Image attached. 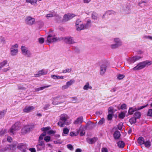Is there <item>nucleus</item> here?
<instances>
[{
    "label": "nucleus",
    "mask_w": 152,
    "mask_h": 152,
    "mask_svg": "<svg viewBox=\"0 0 152 152\" xmlns=\"http://www.w3.org/2000/svg\"><path fill=\"white\" fill-rule=\"evenodd\" d=\"M29 150L31 152H36V149L34 148H30Z\"/></svg>",
    "instance_id": "nucleus-59"
},
{
    "label": "nucleus",
    "mask_w": 152,
    "mask_h": 152,
    "mask_svg": "<svg viewBox=\"0 0 152 152\" xmlns=\"http://www.w3.org/2000/svg\"><path fill=\"white\" fill-rule=\"evenodd\" d=\"M50 129V127H43L41 129V130L45 132L49 130Z\"/></svg>",
    "instance_id": "nucleus-48"
},
{
    "label": "nucleus",
    "mask_w": 152,
    "mask_h": 152,
    "mask_svg": "<svg viewBox=\"0 0 152 152\" xmlns=\"http://www.w3.org/2000/svg\"><path fill=\"white\" fill-rule=\"evenodd\" d=\"M91 25V20L90 19H88L87 21L86 24H84V28H88L90 27Z\"/></svg>",
    "instance_id": "nucleus-19"
},
{
    "label": "nucleus",
    "mask_w": 152,
    "mask_h": 152,
    "mask_svg": "<svg viewBox=\"0 0 152 152\" xmlns=\"http://www.w3.org/2000/svg\"><path fill=\"white\" fill-rule=\"evenodd\" d=\"M67 147L68 149L71 151H72L74 149L73 146L70 144L67 145Z\"/></svg>",
    "instance_id": "nucleus-47"
},
{
    "label": "nucleus",
    "mask_w": 152,
    "mask_h": 152,
    "mask_svg": "<svg viewBox=\"0 0 152 152\" xmlns=\"http://www.w3.org/2000/svg\"><path fill=\"white\" fill-rule=\"evenodd\" d=\"M148 104H147L146 105H145L139 107L137 108V110H139L142 109L146 107H147L148 106Z\"/></svg>",
    "instance_id": "nucleus-55"
},
{
    "label": "nucleus",
    "mask_w": 152,
    "mask_h": 152,
    "mask_svg": "<svg viewBox=\"0 0 152 152\" xmlns=\"http://www.w3.org/2000/svg\"><path fill=\"white\" fill-rule=\"evenodd\" d=\"M91 17L93 19L97 20L99 17L98 15L96 13H93L92 14Z\"/></svg>",
    "instance_id": "nucleus-30"
},
{
    "label": "nucleus",
    "mask_w": 152,
    "mask_h": 152,
    "mask_svg": "<svg viewBox=\"0 0 152 152\" xmlns=\"http://www.w3.org/2000/svg\"><path fill=\"white\" fill-rule=\"evenodd\" d=\"M75 16V15L74 14L68 13L66 14L63 16L62 21L63 22L68 21Z\"/></svg>",
    "instance_id": "nucleus-6"
},
{
    "label": "nucleus",
    "mask_w": 152,
    "mask_h": 152,
    "mask_svg": "<svg viewBox=\"0 0 152 152\" xmlns=\"http://www.w3.org/2000/svg\"><path fill=\"white\" fill-rule=\"evenodd\" d=\"M18 88L19 90H25L26 89V88L25 87L24 85L18 86Z\"/></svg>",
    "instance_id": "nucleus-40"
},
{
    "label": "nucleus",
    "mask_w": 152,
    "mask_h": 152,
    "mask_svg": "<svg viewBox=\"0 0 152 152\" xmlns=\"http://www.w3.org/2000/svg\"><path fill=\"white\" fill-rule=\"evenodd\" d=\"M55 36L54 34H50L47 37V41L49 42H56L60 41L64 39L63 37L57 38L54 37Z\"/></svg>",
    "instance_id": "nucleus-1"
},
{
    "label": "nucleus",
    "mask_w": 152,
    "mask_h": 152,
    "mask_svg": "<svg viewBox=\"0 0 152 152\" xmlns=\"http://www.w3.org/2000/svg\"><path fill=\"white\" fill-rule=\"evenodd\" d=\"M126 105L125 104H124L121 106V109L122 110L125 109L126 108Z\"/></svg>",
    "instance_id": "nucleus-57"
},
{
    "label": "nucleus",
    "mask_w": 152,
    "mask_h": 152,
    "mask_svg": "<svg viewBox=\"0 0 152 152\" xmlns=\"http://www.w3.org/2000/svg\"><path fill=\"white\" fill-rule=\"evenodd\" d=\"M46 133L45 132H43L41 134L39 137L38 141H43L42 140L43 139V137L46 136Z\"/></svg>",
    "instance_id": "nucleus-27"
},
{
    "label": "nucleus",
    "mask_w": 152,
    "mask_h": 152,
    "mask_svg": "<svg viewBox=\"0 0 152 152\" xmlns=\"http://www.w3.org/2000/svg\"><path fill=\"white\" fill-rule=\"evenodd\" d=\"M20 125V123L17 122L12 126L8 131L11 135H14L16 131L19 129Z\"/></svg>",
    "instance_id": "nucleus-3"
},
{
    "label": "nucleus",
    "mask_w": 152,
    "mask_h": 152,
    "mask_svg": "<svg viewBox=\"0 0 152 152\" xmlns=\"http://www.w3.org/2000/svg\"><path fill=\"white\" fill-rule=\"evenodd\" d=\"M121 136V134L118 131H115L113 134V137L115 140L118 139Z\"/></svg>",
    "instance_id": "nucleus-16"
},
{
    "label": "nucleus",
    "mask_w": 152,
    "mask_h": 152,
    "mask_svg": "<svg viewBox=\"0 0 152 152\" xmlns=\"http://www.w3.org/2000/svg\"><path fill=\"white\" fill-rule=\"evenodd\" d=\"M64 41L66 43L68 44H72L75 43L71 37H66L64 38Z\"/></svg>",
    "instance_id": "nucleus-15"
},
{
    "label": "nucleus",
    "mask_w": 152,
    "mask_h": 152,
    "mask_svg": "<svg viewBox=\"0 0 152 152\" xmlns=\"http://www.w3.org/2000/svg\"><path fill=\"white\" fill-rule=\"evenodd\" d=\"M123 124L122 123H120L118 124V129L120 130H121L122 128Z\"/></svg>",
    "instance_id": "nucleus-54"
},
{
    "label": "nucleus",
    "mask_w": 152,
    "mask_h": 152,
    "mask_svg": "<svg viewBox=\"0 0 152 152\" xmlns=\"http://www.w3.org/2000/svg\"><path fill=\"white\" fill-rule=\"evenodd\" d=\"M75 26L77 28H84V24L80 19H77L76 21Z\"/></svg>",
    "instance_id": "nucleus-9"
},
{
    "label": "nucleus",
    "mask_w": 152,
    "mask_h": 152,
    "mask_svg": "<svg viewBox=\"0 0 152 152\" xmlns=\"http://www.w3.org/2000/svg\"><path fill=\"white\" fill-rule=\"evenodd\" d=\"M141 115V113L140 112L137 111L134 113V117L137 119H139L140 118Z\"/></svg>",
    "instance_id": "nucleus-29"
},
{
    "label": "nucleus",
    "mask_w": 152,
    "mask_h": 152,
    "mask_svg": "<svg viewBox=\"0 0 152 152\" xmlns=\"http://www.w3.org/2000/svg\"><path fill=\"white\" fill-rule=\"evenodd\" d=\"M17 146L16 144L13 143L10 145V147L11 150H14L16 149Z\"/></svg>",
    "instance_id": "nucleus-37"
},
{
    "label": "nucleus",
    "mask_w": 152,
    "mask_h": 152,
    "mask_svg": "<svg viewBox=\"0 0 152 152\" xmlns=\"http://www.w3.org/2000/svg\"><path fill=\"white\" fill-rule=\"evenodd\" d=\"M113 114L112 113H109L107 115V119L108 120H111L113 118Z\"/></svg>",
    "instance_id": "nucleus-51"
},
{
    "label": "nucleus",
    "mask_w": 152,
    "mask_h": 152,
    "mask_svg": "<svg viewBox=\"0 0 152 152\" xmlns=\"http://www.w3.org/2000/svg\"><path fill=\"white\" fill-rule=\"evenodd\" d=\"M22 52L24 55L28 57H30L31 56V53L30 51H28L27 48L24 46H22L21 48Z\"/></svg>",
    "instance_id": "nucleus-8"
},
{
    "label": "nucleus",
    "mask_w": 152,
    "mask_h": 152,
    "mask_svg": "<svg viewBox=\"0 0 152 152\" xmlns=\"http://www.w3.org/2000/svg\"><path fill=\"white\" fill-rule=\"evenodd\" d=\"M147 116L152 117V109H149L148 110L147 113Z\"/></svg>",
    "instance_id": "nucleus-41"
},
{
    "label": "nucleus",
    "mask_w": 152,
    "mask_h": 152,
    "mask_svg": "<svg viewBox=\"0 0 152 152\" xmlns=\"http://www.w3.org/2000/svg\"><path fill=\"white\" fill-rule=\"evenodd\" d=\"M145 67L150 66L152 64V61L149 60H146L144 61Z\"/></svg>",
    "instance_id": "nucleus-32"
},
{
    "label": "nucleus",
    "mask_w": 152,
    "mask_h": 152,
    "mask_svg": "<svg viewBox=\"0 0 152 152\" xmlns=\"http://www.w3.org/2000/svg\"><path fill=\"white\" fill-rule=\"evenodd\" d=\"M10 69V67H9L7 68L3 69L2 70L4 72H7V71L9 70Z\"/></svg>",
    "instance_id": "nucleus-61"
},
{
    "label": "nucleus",
    "mask_w": 152,
    "mask_h": 152,
    "mask_svg": "<svg viewBox=\"0 0 152 152\" xmlns=\"http://www.w3.org/2000/svg\"><path fill=\"white\" fill-rule=\"evenodd\" d=\"M114 41L116 43V44H122L121 42L120 41L119 38H115L114 39Z\"/></svg>",
    "instance_id": "nucleus-46"
},
{
    "label": "nucleus",
    "mask_w": 152,
    "mask_h": 152,
    "mask_svg": "<svg viewBox=\"0 0 152 152\" xmlns=\"http://www.w3.org/2000/svg\"><path fill=\"white\" fill-rule=\"evenodd\" d=\"M125 76L123 75L119 74L117 76V78L119 80H121L123 79Z\"/></svg>",
    "instance_id": "nucleus-52"
},
{
    "label": "nucleus",
    "mask_w": 152,
    "mask_h": 152,
    "mask_svg": "<svg viewBox=\"0 0 152 152\" xmlns=\"http://www.w3.org/2000/svg\"><path fill=\"white\" fill-rule=\"evenodd\" d=\"M56 132L53 130H50L49 131L48 133L50 134H55Z\"/></svg>",
    "instance_id": "nucleus-63"
},
{
    "label": "nucleus",
    "mask_w": 152,
    "mask_h": 152,
    "mask_svg": "<svg viewBox=\"0 0 152 152\" xmlns=\"http://www.w3.org/2000/svg\"><path fill=\"white\" fill-rule=\"evenodd\" d=\"M38 144L36 145L37 151H40L45 149V145L44 141H38Z\"/></svg>",
    "instance_id": "nucleus-7"
},
{
    "label": "nucleus",
    "mask_w": 152,
    "mask_h": 152,
    "mask_svg": "<svg viewBox=\"0 0 152 152\" xmlns=\"http://www.w3.org/2000/svg\"><path fill=\"white\" fill-rule=\"evenodd\" d=\"M92 87L91 86L89 85V84L88 82L86 83V84L83 87V89L84 90H88L89 88L91 89Z\"/></svg>",
    "instance_id": "nucleus-28"
},
{
    "label": "nucleus",
    "mask_w": 152,
    "mask_h": 152,
    "mask_svg": "<svg viewBox=\"0 0 152 152\" xmlns=\"http://www.w3.org/2000/svg\"><path fill=\"white\" fill-rule=\"evenodd\" d=\"M73 100L72 101L73 103H75L76 102V101L77 100V98L76 97H74L72 98Z\"/></svg>",
    "instance_id": "nucleus-62"
},
{
    "label": "nucleus",
    "mask_w": 152,
    "mask_h": 152,
    "mask_svg": "<svg viewBox=\"0 0 152 152\" xmlns=\"http://www.w3.org/2000/svg\"><path fill=\"white\" fill-rule=\"evenodd\" d=\"M51 77L54 79H62L64 78L63 76H57L55 75H52Z\"/></svg>",
    "instance_id": "nucleus-25"
},
{
    "label": "nucleus",
    "mask_w": 152,
    "mask_h": 152,
    "mask_svg": "<svg viewBox=\"0 0 152 152\" xmlns=\"http://www.w3.org/2000/svg\"><path fill=\"white\" fill-rule=\"evenodd\" d=\"M61 97H61L60 96H58L56 97H54V98H53L54 101L53 102V104L56 105L63 103L65 101L64 100L62 101L61 102H57V103H56L55 102L58 99H61L62 98Z\"/></svg>",
    "instance_id": "nucleus-17"
},
{
    "label": "nucleus",
    "mask_w": 152,
    "mask_h": 152,
    "mask_svg": "<svg viewBox=\"0 0 152 152\" xmlns=\"http://www.w3.org/2000/svg\"><path fill=\"white\" fill-rule=\"evenodd\" d=\"M47 72L45 71L44 69H42L38 72V74L37 75V77H38L40 75H44L47 74Z\"/></svg>",
    "instance_id": "nucleus-24"
},
{
    "label": "nucleus",
    "mask_w": 152,
    "mask_h": 152,
    "mask_svg": "<svg viewBox=\"0 0 152 152\" xmlns=\"http://www.w3.org/2000/svg\"><path fill=\"white\" fill-rule=\"evenodd\" d=\"M145 145V147L148 148L150 146H151V142L149 140H148L146 141V142L145 141V142L144 143Z\"/></svg>",
    "instance_id": "nucleus-36"
},
{
    "label": "nucleus",
    "mask_w": 152,
    "mask_h": 152,
    "mask_svg": "<svg viewBox=\"0 0 152 152\" xmlns=\"http://www.w3.org/2000/svg\"><path fill=\"white\" fill-rule=\"evenodd\" d=\"M125 116V114L123 112H121L118 115L119 118L123 119Z\"/></svg>",
    "instance_id": "nucleus-35"
},
{
    "label": "nucleus",
    "mask_w": 152,
    "mask_h": 152,
    "mask_svg": "<svg viewBox=\"0 0 152 152\" xmlns=\"http://www.w3.org/2000/svg\"><path fill=\"white\" fill-rule=\"evenodd\" d=\"M102 152H108V150L107 148H102L101 149Z\"/></svg>",
    "instance_id": "nucleus-58"
},
{
    "label": "nucleus",
    "mask_w": 152,
    "mask_h": 152,
    "mask_svg": "<svg viewBox=\"0 0 152 152\" xmlns=\"http://www.w3.org/2000/svg\"><path fill=\"white\" fill-rule=\"evenodd\" d=\"M145 67L144 61L139 63L137 66L133 68L134 70H140Z\"/></svg>",
    "instance_id": "nucleus-10"
},
{
    "label": "nucleus",
    "mask_w": 152,
    "mask_h": 152,
    "mask_svg": "<svg viewBox=\"0 0 152 152\" xmlns=\"http://www.w3.org/2000/svg\"><path fill=\"white\" fill-rule=\"evenodd\" d=\"M44 39L43 38L41 37L39 38L38 39L39 43L40 44H43L44 43Z\"/></svg>",
    "instance_id": "nucleus-49"
},
{
    "label": "nucleus",
    "mask_w": 152,
    "mask_h": 152,
    "mask_svg": "<svg viewBox=\"0 0 152 152\" xmlns=\"http://www.w3.org/2000/svg\"><path fill=\"white\" fill-rule=\"evenodd\" d=\"M44 140L46 142H48L50 141V137L49 136H47L44 137Z\"/></svg>",
    "instance_id": "nucleus-43"
},
{
    "label": "nucleus",
    "mask_w": 152,
    "mask_h": 152,
    "mask_svg": "<svg viewBox=\"0 0 152 152\" xmlns=\"http://www.w3.org/2000/svg\"><path fill=\"white\" fill-rule=\"evenodd\" d=\"M104 121L105 120L104 118H102L100 119V120L99 121L98 124L99 125H102L104 123Z\"/></svg>",
    "instance_id": "nucleus-53"
},
{
    "label": "nucleus",
    "mask_w": 152,
    "mask_h": 152,
    "mask_svg": "<svg viewBox=\"0 0 152 152\" xmlns=\"http://www.w3.org/2000/svg\"><path fill=\"white\" fill-rule=\"evenodd\" d=\"M67 118L66 115L65 114H61L60 116L59 121L58 123V125L61 127L64 126L65 124Z\"/></svg>",
    "instance_id": "nucleus-4"
},
{
    "label": "nucleus",
    "mask_w": 152,
    "mask_h": 152,
    "mask_svg": "<svg viewBox=\"0 0 152 152\" xmlns=\"http://www.w3.org/2000/svg\"><path fill=\"white\" fill-rule=\"evenodd\" d=\"M6 132V131L5 130L4 131H1L0 132V135H2L5 134Z\"/></svg>",
    "instance_id": "nucleus-60"
},
{
    "label": "nucleus",
    "mask_w": 152,
    "mask_h": 152,
    "mask_svg": "<svg viewBox=\"0 0 152 152\" xmlns=\"http://www.w3.org/2000/svg\"><path fill=\"white\" fill-rule=\"evenodd\" d=\"M136 110H137V108H133L132 107H130L128 111V113L129 115H132L133 114L134 111Z\"/></svg>",
    "instance_id": "nucleus-22"
},
{
    "label": "nucleus",
    "mask_w": 152,
    "mask_h": 152,
    "mask_svg": "<svg viewBox=\"0 0 152 152\" xmlns=\"http://www.w3.org/2000/svg\"><path fill=\"white\" fill-rule=\"evenodd\" d=\"M107 68L106 64L104 63L102 64L100 67V74L102 75H104L106 72Z\"/></svg>",
    "instance_id": "nucleus-11"
},
{
    "label": "nucleus",
    "mask_w": 152,
    "mask_h": 152,
    "mask_svg": "<svg viewBox=\"0 0 152 152\" xmlns=\"http://www.w3.org/2000/svg\"><path fill=\"white\" fill-rule=\"evenodd\" d=\"M141 58L139 56H136L135 57H134L132 58L131 60L132 61L134 62L135 61L139 60Z\"/></svg>",
    "instance_id": "nucleus-31"
},
{
    "label": "nucleus",
    "mask_w": 152,
    "mask_h": 152,
    "mask_svg": "<svg viewBox=\"0 0 152 152\" xmlns=\"http://www.w3.org/2000/svg\"><path fill=\"white\" fill-rule=\"evenodd\" d=\"M144 37L146 39H149L152 40V37L150 36H145Z\"/></svg>",
    "instance_id": "nucleus-64"
},
{
    "label": "nucleus",
    "mask_w": 152,
    "mask_h": 152,
    "mask_svg": "<svg viewBox=\"0 0 152 152\" xmlns=\"http://www.w3.org/2000/svg\"><path fill=\"white\" fill-rule=\"evenodd\" d=\"M108 113L113 114V108L112 107H110L109 108Z\"/></svg>",
    "instance_id": "nucleus-44"
},
{
    "label": "nucleus",
    "mask_w": 152,
    "mask_h": 152,
    "mask_svg": "<svg viewBox=\"0 0 152 152\" xmlns=\"http://www.w3.org/2000/svg\"><path fill=\"white\" fill-rule=\"evenodd\" d=\"M25 21L26 24L30 26H31L35 23V18L29 16L26 18Z\"/></svg>",
    "instance_id": "nucleus-5"
},
{
    "label": "nucleus",
    "mask_w": 152,
    "mask_h": 152,
    "mask_svg": "<svg viewBox=\"0 0 152 152\" xmlns=\"http://www.w3.org/2000/svg\"><path fill=\"white\" fill-rule=\"evenodd\" d=\"M98 140L96 137H94L92 138H88L87 139V142L91 144H92L95 143Z\"/></svg>",
    "instance_id": "nucleus-13"
},
{
    "label": "nucleus",
    "mask_w": 152,
    "mask_h": 152,
    "mask_svg": "<svg viewBox=\"0 0 152 152\" xmlns=\"http://www.w3.org/2000/svg\"><path fill=\"white\" fill-rule=\"evenodd\" d=\"M56 13L53 11H51L50 13L46 15L45 17L48 18H51L56 15Z\"/></svg>",
    "instance_id": "nucleus-18"
},
{
    "label": "nucleus",
    "mask_w": 152,
    "mask_h": 152,
    "mask_svg": "<svg viewBox=\"0 0 152 152\" xmlns=\"http://www.w3.org/2000/svg\"><path fill=\"white\" fill-rule=\"evenodd\" d=\"M136 120L137 119L136 118L134 117H133L129 119V121L131 124H135L136 122Z\"/></svg>",
    "instance_id": "nucleus-34"
},
{
    "label": "nucleus",
    "mask_w": 152,
    "mask_h": 152,
    "mask_svg": "<svg viewBox=\"0 0 152 152\" xmlns=\"http://www.w3.org/2000/svg\"><path fill=\"white\" fill-rule=\"evenodd\" d=\"M121 45V44H118L116 43L115 44L111 45V47L112 49H115Z\"/></svg>",
    "instance_id": "nucleus-39"
},
{
    "label": "nucleus",
    "mask_w": 152,
    "mask_h": 152,
    "mask_svg": "<svg viewBox=\"0 0 152 152\" xmlns=\"http://www.w3.org/2000/svg\"><path fill=\"white\" fill-rule=\"evenodd\" d=\"M87 125H92L94 127L95 126H96L95 124H94L93 123H92V122H91L90 121H88V123H87Z\"/></svg>",
    "instance_id": "nucleus-56"
},
{
    "label": "nucleus",
    "mask_w": 152,
    "mask_h": 152,
    "mask_svg": "<svg viewBox=\"0 0 152 152\" xmlns=\"http://www.w3.org/2000/svg\"><path fill=\"white\" fill-rule=\"evenodd\" d=\"M69 132V130L67 128H64L63 130V133L65 134H67Z\"/></svg>",
    "instance_id": "nucleus-45"
},
{
    "label": "nucleus",
    "mask_w": 152,
    "mask_h": 152,
    "mask_svg": "<svg viewBox=\"0 0 152 152\" xmlns=\"http://www.w3.org/2000/svg\"><path fill=\"white\" fill-rule=\"evenodd\" d=\"M35 126L34 124L27 125L21 129V133L22 134H24L30 132L31 130L34 128Z\"/></svg>",
    "instance_id": "nucleus-2"
},
{
    "label": "nucleus",
    "mask_w": 152,
    "mask_h": 152,
    "mask_svg": "<svg viewBox=\"0 0 152 152\" xmlns=\"http://www.w3.org/2000/svg\"><path fill=\"white\" fill-rule=\"evenodd\" d=\"M51 86V85H48V86H46L41 87H40V88H37V90L38 91L42 90H43V89H45V88H48L49 87H50Z\"/></svg>",
    "instance_id": "nucleus-42"
},
{
    "label": "nucleus",
    "mask_w": 152,
    "mask_h": 152,
    "mask_svg": "<svg viewBox=\"0 0 152 152\" xmlns=\"http://www.w3.org/2000/svg\"><path fill=\"white\" fill-rule=\"evenodd\" d=\"M75 82V80H71L67 82L66 83V84L69 87V86L72 85Z\"/></svg>",
    "instance_id": "nucleus-38"
},
{
    "label": "nucleus",
    "mask_w": 152,
    "mask_h": 152,
    "mask_svg": "<svg viewBox=\"0 0 152 152\" xmlns=\"http://www.w3.org/2000/svg\"><path fill=\"white\" fill-rule=\"evenodd\" d=\"M72 71V69H68L65 70H64L62 72L64 73H65L66 72H70Z\"/></svg>",
    "instance_id": "nucleus-50"
},
{
    "label": "nucleus",
    "mask_w": 152,
    "mask_h": 152,
    "mask_svg": "<svg viewBox=\"0 0 152 152\" xmlns=\"http://www.w3.org/2000/svg\"><path fill=\"white\" fill-rule=\"evenodd\" d=\"M118 146L120 148H123L125 146V143L122 141H119L117 143Z\"/></svg>",
    "instance_id": "nucleus-20"
},
{
    "label": "nucleus",
    "mask_w": 152,
    "mask_h": 152,
    "mask_svg": "<svg viewBox=\"0 0 152 152\" xmlns=\"http://www.w3.org/2000/svg\"><path fill=\"white\" fill-rule=\"evenodd\" d=\"M18 52V49H15L13 48H11V54L12 56L16 55Z\"/></svg>",
    "instance_id": "nucleus-26"
},
{
    "label": "nucleus",
    "mask_w": 152,
    "mask_h": 152,
    "mask_svg": "<svg viewBox=\"0 0 152 152\" xmlns=\"http://www.w3.org/2000/svg\"><path fill=\"white\" fill-rule=\"evenodd\" d=\"M25 147V145L23 143H21L18 144L17 147L18 149L22 150Z\"/></svg>",
    "instance_id": "nucleus-33"
},
{
    "label": "nucleus",
    "mask_w": 152,
    "mask_h": 152,
    "mask_svg": "<svg viewBox=\"0 0 152 152\" xmlns=\"http://www.w3.org/2000/svg\"><path fill=\"white\" fill-rule=\"evenodd\" d=\"M137 142L140 145L144 144L145 142V140L143 137H140L137 139Z\"/></svg>",
    "instance_id": "nucleus-21"
},
{
    "label": "nucleus",
    "mask_w": 152,
    "mask_h": 152,
    "mask_svg": "<svg viewBox=\"0 0 152 152\" xmlns=\"http://www.w3.org/2000/svg\"><path fill=\"white\" fill-rule=\"evenodd\" d=\"M35 108L33 106H26L23 109V112L26 113H28L33 110Z\"/></svg>",
    "instance_id": "nucleus-12"
},
{
    "label": "nucleus",
    "mask_w": 152,
    "mask_h": 152,
    "mask_svg": "<svg viewBox=\"0 0 152 152\" xmlns=\"http://www.w3.org/2000/svg\"><path fill=\"white\" fill-rule=\"evenodd\" d=\"M83 118L82 116L78 117L74 122V124H81L83 122Z\"/></svg>",
    "instance_id": "nucleus-14"
},
{
    "label": "nucleus",
    "mask_w": 152,
    "mask_h": 152,
    "mask_svg": "<svg viewBox=\"0 0 152 152\" xmlns=\"http://www.w3.org/2000/svg\"><path fill=\"white\" fill-rule=\"evenodd\" d=\"M26 2L31 4V5H35L37 3V0H26Z\"/></svg>",
    "instance_id": "nucleus-23"
}]
</instances>
